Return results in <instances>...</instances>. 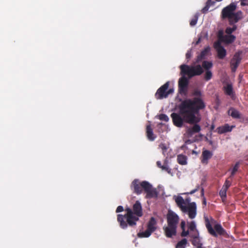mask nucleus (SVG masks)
I'll return each mask as SVG.
<instances>
[{
    "label": "nucleus",
    "instance_id": "nucleus-1",
    "mask_svg": "<svg viewBox=\"0 0 248 248\" xmlns=\"http://www.w3.org/2000/svg\"><path fill=\"white\" fill-rule=\"evenodd\" d=\"M204 107V104L199 97H195L193 100L187 99L183 101L179 106V113L171 114L174 124L181 127L184 122L189 124L198 123L200 119L197 116L198 112Z\"/></svg>",
    "mask_w": 248,
    "mask_h": 248
},
{
    "label": "nucleus",
    "instance_id": "nucleus-2",
    "mask_svg": "<svg viewBox=\"0 0 248 248\" xmlns=\"http://www.w3.org/2000/svg\"><path fill=\"white\" fill-rule=\"evenodd\" d=\"M133 211L131 209L127 208L125 209L126 214L124 216L121 215H118V221L123 229L127 227V223L131 226L136 225V222L139 219V217L142 215V207L139 201H136L133 205Z\"/></svg>",
    "mask_w": 248,
    "mask_h": 248
},
{
    "label": "nucleus",
    "instance_id": "nucleus-3",
    "mask_svg": "<svg viewBox=\"0 0 248 248\" xmlns=\"http://www.w3.org/2000/svg\"><path fill=\"white\" fill-rule=\"evenodd\" d=\"M182 77L179 80V88L180 93H185L188 84V79L186 77L187 76L188 78H191L195 76L201 75L203 72L202 67L199 64H194L188 66L182 64L180 66Z\"/></svg>",
    "mask_w": 248,
    "mask_h": 248
},
{
    "label": "nucleus",
    "instance_id": "nucleus-4",
    "mask_svg": "<svg viewBox=\"0 0 248 248\" xmlns=\"http://www.w3.org/2000/svg\"><path fill=\"white\" fill-rule=\"evenodd\" d=\"M131 188L134 192L137 194H140L144 189L146 193L147 198H155L157 196V192L155 188L153 187L147 181L140 182L139 180H134L131 186Z\"/></svg>",
    "mask_w": 248,
    "mask_h": 248
},
{
    "label": "nucleus",
    "instance_id": "nucleus-5",
    "mask_svg": "<svg viewBox=\"0 0 248 248\" xmlns=\"http://www.w3.org/2000/svg\"><path fill=\"white\" fill-rule=\"evenodd\" d=\"M236 8V4L232 3L222 10V16L223 18H227L230 24L236 23L241 17V12L239 11L237 13L234 12Z\"/></svg>",
    "mask_w": 248,
    "mask_h": 248
},
{
    "label": "nucleus",
    "instance_id": "nucleus-6",
    "mask_svg": "<svg viewBox=\"0 0 248 248\" xmlns=\"http://www.w3.org/2000/svg\"><path fill=\"white\" fill-rule=\"evenodd\" d=\"M205 226L209 232L214 236H217V234H223L224 233V230L221 226L216 223L214 220L210 221L208 218H206Z\"/></svg>",
    "mask_w": 248,
    "mask_h": 248
},
{
    "label": "nucleus",
    "instance_id": "nucleus-7",
    "mask_svg": "<svg viewBox=\"0 0 248 248\" xmlns=\"http://www.w3.org/2000/svg\"><path fill=\"white\" fill-rule=\"evenodd\" d=\"M236 29V26L234 25L232 28L228 27L226 30V35L223 34V32L220 31L218 32V39L225 43H231L232 42L235 37L232 35V33Z\"/></svg>",
    "mask_w": 248,
    "mask_h": 248
},
{
    "label": "nucleus",
    "instance_id": "nucleus-8",
    "mask_svg": "<svg viewBox=\"0 0 248 248\" xmlns=\"http://www.w3.org/2000/svg\"><path fill=\"white\" fill-rule=\"evenodd\" d=\"M169 85V81H168L157 90L155 94L157 99H162L167 98L169 95L173 93V89L170 88L168 89Z\"/></svg>",
    "mask_w": 248,
    "mask_h": 248
},
{
    "label": "nucleus",
    "instance_id": "nucleus-9",
    "mask_svg": "<svg viewBox=\"0 0 248 248\" xmlns=\"http://www.w3.org/2000/svg\"><path fill=\"white\" fill-rule=\"evenodd\" d=\"M156 222L154 217H151L150 220L149 221L147 229L143 232H140L138 233V236L140 237H149L151 233L154 232L156 230Z\"/></svg>",
    "mask_w": 248,
    "mask_h": 248
},
{
    "label": "nucleus",
    "instance_id": "nucleus-10",
    "mask_svg": "<svg viewBox=\"0 0 248 248\" xmlns=\"http://www.w3.org/2000/svg\"><path fill=\"white\" fill-rule=\"evenodd\" d=\"M179 220V217L176 214L171 211H169L167 214V223L168 224L177 227Z\"/></svg>",
    "mask_w": 248,
    "mask_h": 248
},
{
    "label": "nucleus",
    "instance_id": "nucleus-11",
    "mask_svg": "<svg viewBox=\"0 0 248 248\" xmlns=\"http://www.w3.org/2000/svg\"><path fill=\"white\" fill-rule=\"evenodd\" d=\"M183 212L187 213L190 218L193 219L196 216V204L195 202H193L186 206V210H182Z\"/></svg>",
    "mask_w": 248,
    "mask_h": 248
},
{
    "label": "nucleus",
    "instance_id": "nucleus-12",
    "mask_svg": "<svg viewBox=\"0 0 248 248\" xmlns=\"http://www.w3.org/2000/svg\"><path fill=\"white\" fill-rule=\"evenodd\" d=\"M176 228L177 227L167 223V225L163 227V230L167 237H171L176 234Z\"/></svg>",
    "mask_w": 248,
    "mask_h": 248
},
{
    "label": "nucleus",
    "instance_id": "nucleus-13",
    "mask_svg": "<svg viewBox=\"0 0 248 248\" xmlns=\"http://www.w3.org/2000/svg\"><path fill=\"white\" fill-rule=\"evenodd\" d=\"M221 42H223L218 39V41L214 44V47L217 52L218 56L220 59H223L226 54V50L221 45Z\"/></svg>",
    "mask_w": 248,
    "mask_h": 248
},
{
    "label": "nucleus",
    "instance_id": "nucleus-14",
    "mask_svg": "<svg viewBox=\"0 0 248 248\" xmlns=\"http://www.w3.org/2000/svg\"><path fill=\"white\" fill-rule=\"evenodd\" d=\"M241 58L239 53H236L231 62V68L232 72H235L236 69L240 62Z\"/></svg>",
    "mask_w": 248,
    "mask_h": 248
},
{
    "label": "nucleus",
    "instance_id": "nucleus-15",
    "mask_svg": "<svg viewBox=\"0 0 248 248\" xmlns=\"http://www.w3.org/2000/svg\"><path fill=\"white\" fill-rule=\"evenodd\" d=\"M235 126L232 125L230 126L229 124H224V125L219 126L217 127L215 131L217 132L219 134H222L225 133L231 132L232 131L233 127H234Z\"/></svg>",
    "mask_w": 248,
    "mask_h": 248
},
{
    "label": "nucleus",
    "instance_id": "nucleus-16",
    "mask_svg": "<svg viewBox=\"0 0 248 248\" xmlns=\"http://www.w3.org/2000/svg\"><path fill=\"white\" fill-rule=\"evenodd\" d=\"M201 130V126L197 124H195L192 127L188 128L186 134L188 138H190L195 133L199 132Z\"/></svg>",
    "mask_w": 248,
    "mask_h": 248
},
{
    "label": "nucleus",
    "instance_id": "nucleus-17",
    "mask_svg": "<svg viewBox=\"0 0 248 248\" xmlns=\"http://www.w3.org/2000/svg\"><path fill=\"white\" fill-rule=\"evenodd\" d=\"M177 205L179 206L181 210H186V202L185 200L180 196H174L173 197Z\"/></svg>",
    "mask_w": 248,
    "mask_h": 248
},
{
    "label": "nucleus",
    "instance_id": "nucleus-18",
    "mask_svg": "<svg viewBox=\"0 0 248 248\" xmlns=\"http://www.w3.org/2000/svg\"><path fill=\"white\" fill-rule=\"evenodd\" d=\"M199 233L197 234L191 233V237L193 238L192 244L196 248H205L202 247L201 240L199 237Z\"/></svg>",
    "mask_w": 248,
    "mask_h": 248
},
{
    "label": "nucleus",
    "instance_id": "nucleus-19",
    "mask_svg": "<svg viewBox=\"0 0 248 248\" xmlns=\"http://www.w3.org/2000/svg\"><path fill=\"white\" fill-rule=\"evenodd\" d=\"M231 185V183L229 181L227 180L225 181V184L219 192V195L222 199H225L226 198L227 190L230 186Z\"/></svg>",
    "mask_w": 248,
    "mask_h": 248
},
{
    "label": "nucleus",
    "instance_id": "nucleus-20",
    "mask_svg": "<svg viewBox=\"0 0 248 248\" xmlns=\"http://www.w3.org/2000/svg\"><path fill=\"white\" fill-rule=\"evenodd\" d=\"M213 154L208 150H204L202 153V162L203 164H206L208 160L212 157Z\"/></svg>",
    "mask_w": 248,
    "mask_h": 248
},
{
    "label": "nucleus",
    "instance_id": "nucleus-21",
    "mask_svg": "<svg viewBox=\"0 0 248 248\" xmlns=\"http://www.w3.org/2000/svg\"><path fill=\"white\" fill-rule=\"evenodd\" d=\"M188 232L190 235H191V233L197 234V233H199L196 229V225L195 221H192L188 223Z\"/></svg>",
    "mask_w": 248,
    "mask_h": 248
},
{
    "label": "nucleus",
    "instance_id": "nucleus-22",
    "mask_svg": "<svg viewBox=\"0 0 248 248\" xmlns=\"http://www.w3.org/2000/svg\"><path fill=\"white\" fill-rule=\"evenodd\" d=\"M210 48L206 47L197 57L196 63H199L202 60L205 59V57L209 54Z\"/></svg>",
    "mask_w": 248,
    "mask_h": 248
},
{
    "label": "nucleus",
    "instance_id": "nucleus-23",
    "mask_svg": "<svg viewBox=\"0 0 248 248\" xmlns=\"http://www.w3.org/2000/svg\"><path fill=\"white\" fill-rule=\"evenodd\" d=\"M228 113L234 119H239L241 118V114L240 112L234 108H231L228 111Z\"/></svg>",
    "mask_w": 248,
    "mask_h": 248
},
{
    "label": "nucleus",
    "instance_id": "nucleus-24",
    "mask_svg": "<svg viewBox=\"0 0 248 248\" xmlns=\"http://www.w3.org/2000/svg\"><path fill=\"white\" fill-rule=\"evenodd\" d=\"M146 134L149 140L151 141H153L155 139V136L154 134L153 130L151 128V126L150 125H147L146 127Z\"/></svg>",
    "mask_w": 248,
    "mask_h": 248
},
{
    "label": "nucleus",
    "instance_id": "nucleus-25",
    "mask_svg": "<svg viewBox=\"0 0 248 248\" xmlns=\"http://www.w3.org/2000/svg\"><path fill=\"white\" fill-rule=\"evenodd\" d=\"M177 159L178 163L180 165H186L187 164V157L184 155H178Z\"/></svg>",
    "mask_w": 248,
    "mask_h": 248
},
{
    "label": "nucleus",
    "instance_id": "nucleus-26",
    "mask_svg": "<svg viewBox=\"0 0 248 248\" xmlns=\"http://www.w3.org/2000/svg\"><path fill=\"white\" fill-rule=\"evenodd\" d=\"M202 68H203L205 70H209L213 66V63L211 62L203 61L202 63V66L199 64ZM203 69V68H202Z\"/></svg>",
    "mask_w": 248,
    "mask_h": 248
},
{
    "label": "nucleus",
    "instance_id": "nucleus-27",
    "mask_svg": "<svg viewBox=\"0 0 248 248\" xmlns=\"http://www.w3.org/2000/svg\"><path fill=\"white\" fill-rule=\"evenodd\" d=\"M187 241L186 239L184 238L178 242L176 245V248H186Z\"/></svg>",
    "mask_w": 248,
    "mask_h": 248
},
{
    "label": "nucleus",
    "instance_id": "nucleus-28",
    "mask_svg": "<svg viewBox=\"0 0 248 248\" xmlns=\"http://www.w3.org/2000/svg\"><path fill=\"white\" fill-rule=\"evenodd\" d=\"M224 91L225 93L229 95H232L233 93L232 87L231 84H228L224 87Z\"/></svg>",
    "mask_w": 248,
    "mask_h": 248
},
{
    "label": "nucleus",
    "instance_id": "nucleus-29",
    "mask_svg": "<svg viewBox=\"0 0 248 248\" xmlns=\"http://www.w3.org/2000/svg\"><path fill=\"white\" fill-rule=\"evenodd\" d=\"M162 170H164L167 171L169 174L172 175L171 171V169L169 168L168 164L165 162L164 164L161 166V168Z\"/></svg>",
    "mask_w": 248,
    "mask_h": 248
},
{
    "label": "nucleus",
    "instance_id": "nucleus-30",
    "mask_svg": "<svg viewBox=\"0 0 248 248\" xmlns=\"http://www.w3.org/2000/svg\"><path fill=\"white\" fill-rule=\"evenodd\" d=\"M214 3V2H212L211 0H208L206 6L202 9V12L206 13L208 10L209 6Z\"/></svg>",
    "mask_w": 248,
    "mask_h": 248
},
{
    "label": "nucleus",
    "instance_id": "nucleus-31",
    "mask_svg": "<svg viewBox=\"0 0 248 248\" xmlns=\"http://www.w3.org/2000/svg\"><path fill=\"white\" fill-rule=\"evenodd\" d=\"M185 222L184 221H182L181 223V227L183 230V232H182V236H186L188 234V231L186 232L185 231Z\"/></svg>",
    "mask_w": 248,
    "mask_h": 248
},
{
    "label": "nucleus",
    "instance_id": "nucleus-32",
    "mask_svg": "<svg viewBox=\"0 0 248 248\" xmlns=\"http://www.w3.org/2000/svg\"><path fill=\"white\" fill-rule=\"evenodd\" d=\"M212 77V73L211 71L209 70H206L205 73V76L204 78L206 80H209Z\"/></svg>",
    "mask_w": 248,
    "mask_h": 248
},
{
    "label": "nucleus",
    "instance_id": "nucleus-33",
    "mask_svg": "<svg viewBox=\"0 0 248 248\" xmlns=\"http://www.w3.org/2000/svg\"><path fill=\"white\" fill-rule=\"evenodd\" d=\"M159 147L162 150L163 154L165 155L166 152L168 149V146L164 143H161L159 145Z\"/></svg>",
    "mask_w": 248,
    "mask_h": 248
},
{
    "label": "nucleus",
    "instance_id": "nucleus-34",
    "mask_svg": "<svg viewBox=\"0 0 248 248\" xmlns=\"http://www.w3.org/2000/svg\"><path fill=\"white\" fill-rule=\"evenodd\" d=\"M239 163L238 162L236 163L234 166L233 167V169L232 170L231 172V176H232L235 172L238 170V168H239Z\"/></svg>",
    "mask_w": 248,
    "mask_h": 248
},
{
    "label": "nucleus",
    "instance_id": "nucleus-35",
    "mask_svg": "<svg viewBox=\"0 0 248 248\" xmlns=\"http://www.w3.org/2000/svg\"><path fill=\"white\" fill-rule=\"evenodd\" d=\"M159 119L160 120L164 121L165 122H168L169 120V117L165 114H161L159 116Z\"/></svg>",
    "mask_w": 248,
    "mask_h": 248
},
{
    "label": "nucleus",
    "instance_id": "nucleus-36",
    "mask_svg": "<svg viewBox=\"0 0 248 248\" xmlns=\"http://www.w3.org/2000/svg\"><path fill=\"white\" fill-rule=\"evenodd\" d=\"M198 20V16L196 15L193 19H192L190 23V24L191 26H194L196 24Z\"/></svg>",
    "mask_w": 248,
    "mask_h": 248
},
{
    "label": "nucleus",
    "instance_id": "nucleus-37",
    "mask_svg": "<svg viewBox=\"0 0 248 248\" xmlns=\"http://www.w3.org/2000/svg\"><path fill=\"white\" fill-rule=\"evenodd\" d=\"M198 189H199V186H198L197 188H196L195 189L191 190L190 192H187V193H185L184 194H193V193H195L196 191H197L198 190Z\"/></svg>",
    "mask_w": 248,
    "mask_h": 248
},
{
    "label": "nucleus",
    "instance_id": "nucleus-38",
    "mask_svg": "<svg viewBox=\"0 0 248 248\" xmlns=\"http://www.w3.org/2000/svg\"><path fill=\"white\" fill-rule=\"evenodd\" d=\"M241 5H248V0H240Z\"/></svg>",
    "mask_w": 248,
    "mask_h": 248
},
{
    "label": "nucleus",
    "instance_id": "nucleus-39",
    "mask_svg": "<svg viewBox=\"0 0 248 248\" xmlns=\"http://www.w3.org/2000/svg\"><path fill=\"white\" fill-rule=\"evenodd\" d=\"M123 207L122 206H119L116 209V212L119 213L123 211Z\"/></svg>",
    "mask_w": 248,
    "mask_h": 248
},
{
    "label": "nucleus",
    "instance_id": "nucleus-40",
    "mask_svg": "<svg viewBox=\"0 0 248 248\" xmlns=\"http://www.w3.org/2000/svg\"><path fill=\"white\" fill-rule=\"evenodd\" d=\"M186 59H189L190 58L191 56V51H188L187 52L186 54Z\"/></svg>",
    "mask_w": 248,
    "mask_h": 248
},
{
    "label": "nucleus",
    "instance_id": "nucleus-41",
    "mask_svg": "<svg viewBox=\"0 0 248 248\" xmlns=\"http://www.w3.org/2000/svg\"><path fill=\"white\" fill-rule=\"evenodd\" d=\"M185 201L186 202V206H188V205L190 203H189L190 202V199L189 198H186Z\"/></svg>",
    "mask_w": 248,
    "mask_h": 248
},
{
    "label": "nucleus",
    "instance_id": "nucleus-42",
    "mask_svg": "<svg viewBox=\"0 0 248 248\" xmlns=\"http://www.w3.org/2000/svg\"><path fill=\"white\" fill-rule=\"evenodd\" d=\"M200 94H201L200 92L198 90L195 91L194 92V95L195 96H199L200 95Z\"/></svg>",
    "mask_w": 248,
    "mask_h": 248
},
{
    "label": "nucleus",
    "instance_id": "nucleus-43",
    "mask_svg": "<svg viewBox=\"0 0 248 248\" xmlns=\"http://www.w3.org/2000/svg\"><path fill=\"white\" fill-rule=\"evenodd\" d=\"M156 164H157V166L159 168H161V166H162V165H161V163L160 161H157Z\"/></svg>",
    "mask_w": 248,
    "mask_h": 248
},
{
    "label": "nucleus",
    "instance_id": "nucleus-44",
    "mask_svg": "<svg viewBox=\"0 0 248 248\" xmlns=\"http://www.w3.org/2000/svg\"><path fill=\"white\" fill-rule=\"evenodd\" d=\"M203 204L204 205H206V200H205V198H203Z\"/></svg>",
    "mask_w": 248,
    "mask_h": 248
},
{
    "label": "nucleus",
    "instance_id": "nucleus-45",
    "mask_svg": "<svg viewBox=\"0 0 248 248\" xmlns=\"http://www.w3.org/2000/svg\"><path fill=\"white\" fill-rule=\"evenodd\" d=\"M201 41V38L200 37L198 41L196 42L195 45H198Z\"/></svg>",
    "mask_w": 248,
    "mask_h": 248
},
{
    "label": "nucleus",
    "instance_id": "nucleus-46",
    "mask_svg": "<svg viewBox=\"0 0 248 248\" xmlns=\"http://www.w3.org/2000/svg\"><path fill=\"white\" fill-rule=\"evenodd\" d=\"M203 194H204V193H203V189L202 188V196H203Z\"/></svg>",
    "mask_w": 248,
    "mask_h": 248
},
{
    "label": "nucleus",
    "instance_id": "nucleus-47",
    "mask_svg": "<svg viewBox=\"0 0 248 248\" xmlns=\"http://www.w3.org/2000/svg\"><path fill=\"white\" fill-rule=\"evenodd\" d=\"M214 127H214V125H212V126H211V129H213L214 128Z\"/></svg>",
    "mask_w": 248,
    "mask_h": 248
},
{
    "label": "nucleus",
    "instance_id": "nucleus-48",
    "mask_svg": "<svg viewBox=\"0 0 248 248\" xmlns=\"http://www.w3.org/2000/svg\"><path fill=\"white\" fill-rule=\"evenodd\" d=\"M217 1H221L222 0H216Z\"/></svg>",
    "mask_w": 248,
    "mask_h": 248
}]
</instances>
